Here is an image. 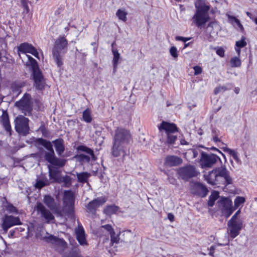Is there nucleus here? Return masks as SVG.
<instances>
[{"mask_svg":"<svg viewBox=\"0 0 257 257\" xmlns=\"http://www.w3.org/2000/svg\"><path fill=\"white\" fill-rule=\"evenodd\" d=\"M90 174L87 172H82L77 174L78 181L81 183H84L87 182Z\"/></svg>","mask_w":257,"mask_h":257,"instance_id":"c756f323","label":"nucleus"},{"mask_svg":"<svg viewBox=\"0 0 257 257\" xmlns=\"http://www.w3.org/2000/svg\"><path fill=\"white\" fill-rule=\"evenodd\" d=\"M255 23H256V24H257V18L255 19Z\"/></svg>","mask_w":257,"mask_h":257,"instance_id":"052dcab7","label":"nucleus"},{"mask_svg":"<svg viewBox=\"0 0 257 257\" xmlns=\"http://www.w3.org/2000/svg\"><path fill=\"white\" fill-rule=\"evenodd\" d=\"M29 119L19 115L15 119V128L20 134L26 136L29 133Z\"/></svg>","mask_w":257,"mask_h":257,"instance_id":"9d476101","label":"nucleus"},{"mask_svg":"<svg viewBox=\"0 0 257 257\" xmlns=\"http://www.w3.org/2000/svg\"><path fill=\"white\" fill-rule=\"evenodd\" d=\"M74 194L70 191H65L64 194V207L61 212L63 214H71L73 212L74 204Z\"/></svg>","mask_w":257,"mask_h":257,"instance_id":"6e6552de","label":"nucleus"},{"mask_svg":"<svg viewBox=\"0 0 257 257\" xmlns=\"http://www.w3.org/2000/svg\"><path fill=\"white\" fill-rule=\"evenodd\" d=\"M200 152L199 150L190 149L185 153V156L188 160L193 159L197 157Z\"/></svg>","mask_w":257,"mask_h":257,"instance_id":"a878e982","label":"nucleus"},{"mask_svg":"<svg viewBox=\"0 0 257 257\" xmlns=\"http://www.w3.org/2000/svg\"><path fill=\"white\" fill-rule=\"evenodd\" d=\"M75 231L76 238L79 243L82 245H87V243L85 238V232L82 226L80 224H78Z\"/></svg>","mask_w":257,"mask_h":257,"instance_id":"5701e85b","label":"nucleus"},{"mask_svg":"<svg viewBox=\"0 0 257 257\" xmlns=\"http://www.w3.org/2000/svg\"><path fill=\"white\" fill-rule=\"evenodd\" d=\"M230 66L231 67H239L241 66V62L237 57H233L230 60Z\"/></svg>","mask_w":257,"mask_h":257,"instance_id":"2f4dec72","label":"nucleus"},{"mask_svg":"<svg viewBox=\"0 0 257 257\" xmlns=\"http://www.w3.org/2000/svg\"><path fill=\"white\" fill-rule=\"evenodd\" d=\"M177 173L179 177L185 181H188L198 174L195 167L192 165H187L179 168L177 170Z\"/></svg>","mask_w":257,"mask_h":257,"instance_id":"f8f14e48","label":"nucleus"},{"mask_svg":"<svg viewBox=\"0 0 257 257\" xmlns=\"http://www.w3.org/2000/svg\"><path fill=\"white\" fill-rule=\"evenodd\" d=\"M159 129L160 132L167 137V143L172 144L176 140L177 136L174 134L177 132V128L174 124L163 121Z\"/></svg>","mask_w":257,"mask_h":257,"instance_id":"423d86ee","label":"nucleus"},{"mask_svg":"<svg viewBox=\"0 0 257 257\" xmlns=\"http://www.w3.org/2000/svg\"><path fill=\"white\" fill-rule=\"evenodd\" d=\"M6 209L7 211L10 212V213H18L17 208L15 206H14L12 204H8L6 206Z\"/></svg>","mask_w":257,"mask_h":257,"instance_id":"79ce46f5","label":"nucleus"},{"mask_svg":"<svg viewBox=\"0 0 257 257\" xmlns=\"http://www.w3.org/2000/svg\"><path fill=\"white\" fill-rule=\"evenodd\" d=\"M99 232L100 235L103 233L104 235H110L111 241L113 243H117L119 240V237L117 235H115L111 225L106 224L100 226L99 228Z\"/></svg>","mask_w":257,"mask_h":257,"instance_id":"a211bd4d","label":"nucleus"},{"mask_svg":"<svg viewBox=\"0 0 257 257\" xmlns=\"http://www.w3.org/2000/svg\"><path fill=\"white\" fill-rule=\"evenodd\" d=\"M41 238L48 243L52 244L53 247L59 252L64 251L67 247V243L63 239L58 238L53 235L48 234Z\"/></svg>","mask_w":257,"mask_h":257,"instance_id":"1a4fd4ad","label":"nucleus"},{"mask_svg":"<svg viewBox=\"0 0 257 257\" xmlns=\"http://www.w3.org/2000/svg\"><path fill=\"white\" fill-rule=\"evenodd\" d=\"M67 46V41L63 37L58 38L55 41L53 50V56L58 67H61L63 65L61 51L66 48Z\"/></svg>","mask_w":257,"mask_h":257,"instance_id":"0eeeda50","label":"nucleus"},{"mask_svg":"<svg viewBox=\"0 0 257 257\" xmlns=\"http://www.w3.org/2000/svg\"><path fill=\"white\" fill-rule=\"evenodd\" d=\"M226 16L230 23H231L232 25L235 24L237 26H238V27L240 29L241 31L243 30V26L241 24L238 19L234 16H231L228 13L226 14Z\"/></svg>","mask_w":257,"mask_h":257,"instance_id":"bb28decb","label":"nucleus"},{"mask_svg":"<svg viewBox=\"0 0 257 257\" xmlns=\"http://www.w3.org/2000/svg\"><path fill=\"white\" fill-rule=\"evenodd\" d=\"M217 203L218 207L226 217H228L235 210L232 206V201L229 198L221 197Z\"/></svg>","mask_w":257,"mask_h":257,"instance_id":"ddd939ff","label":"nucleus"},{"mask_svg":"<svg viewBox=\"0 0 257 257\" xmlns=\"http://www.w3.org/2000/svg\"><path fill=\"white\" fill-rule=\"evenodd\" d=\"M189 43L185 44L184 48H186L188 46H189Z\"/></svg>","mask_w":257,"mask_h":257,"instance_id":"bf43d9fd","label":"nucleus"},{"mask_svg":"<svg viewBox=\"0 0 257 257\" xmlns=\"http://www.w3.org/2000/svg\"><path fill=\"white\" fill-rule=\"evenodd\" d=\"M195 6L196 11L192 17V21L196 26L200 27L208 21V12L209 10V7L201 0L195 3Z\"/></svg>","mask_w":257,"mask_h":257,"instance_id":"20e7f679","label":"nucleus"},{"mask_svg":"<svg viewBox=\"0 0 257 257\" xmlns=\"http://www.w3.org/2000/svg\"><path fill=\"white\" fill-rule=\"evenodd\" d=\"M21 4L25 9V12L28 13L29 12V8L28 6V2L27 0H21Z\"/></svg>","mask_w":257,"mask_h":257,"instance_id":"a19ab883","label":"nucleus"},{"mask_svg":"<svg viewBox=\"0 0 257 257\" xmlns=\"http://www.w3.org/2000/svg\"><path fill=\"white\" fill-rule=\"evenodd\" d=\"M182 163V159L176 156H167L164 160V165L169 167L178 166Z\"/></svg>","mask_w":257,"mask_h":257,"instance_id":"4be33fe9","label":"nucleus"},{"mask_svg":"<svg viewBox=\"0 0 257 257\" xmlns=\"http://www.w3.org/2000/svg\"><path fill=\"white\" fill-rule=\"evenodd\" d=\"M246 15H247V16L248 17H249L250 18H251L252 15H251V13H250L249 12H247L246 13Z\"/></svg>","mask_w":257,"mask_h":257,"instance_id":"6e6d98bb","label":"nucleus"},{"mask_svg":"<svg viewBox=\"0 0 257 257\" xmlns=\"http://www.w3.org/2000/svg\"><path fill=\"white\" fill-rule=\"evenodd\" d=\"M62 182L64 183L65 187H68L71 184V179L69 176H66L62 178Z\"/></svg>","mask_w":257,"mask_h":257,"instance_id":"c03bdc74","label":"nucleus"},{"mask_svg":"<svg viewBox=\"0 0 257 257\" xmlns=\"http://www.w3.org/2000/svg\"><path fill=\"white\" fill-rule=\"evenodd\" d=\"M112 52L113 54V62L114 71H115L117 68V65L118 64V61L119 59L120 54L116 49H114L113 48H112Z\"/></svg>","mask_w":257,"mask_h":257,"instance_id":"c85d7f7f","label":"nucleus"},{"mask_svg":"<svg viewBox=\"0 0 257 257\" xmlns=\"http://www.w3.org/2000/svg\"><path fill=\"white\" fill-rule=\"evenodd\" d=\"M235 50L237 52L238 55L239 56L240 54V48L237 47V48H235Z\"/></svg>","mask_w":257,"mask_h":257,"instance_id":"5fc2aeb1","label":"nucleus"},{"mask_svg":"<svg viewBox=\"0 0 257 257\" xmlns=\"http://www.w3.org/2000/svg\"><path fill=\"white\" fill-rule=\"evenodd\" d=\"M246 45V42L245 41V38L242 37L241 39L239 41H236L235 43V46L236 47L242 48Z\"/></svg>","mask_w":257,"mask_h":257,"instance_id":"4c0bfd02","label":"nucleus"},{"mask_svg":"<svg viewBox=\"0 0 257 257\" xmlns=\"http://www.w3.org/2000/svg\"><path fill=\"white\" fill-rule=\"evenodd\" d=\"M219 197V194L217 192H213L209 197V199L208 202L209 206L212 207L214 204V202Z\"/></svg>","mask_w":257,"mask_h":257,"instance_id":"7c9ffc66","label":"nucleus"},{"mask_svg":"<svg viewBox=\"0 0 257 257\" xmlns=\"http://www.w3.org/2000/svg\"><path fill=\"white\" fill-rule=\"evenodd\" d=\"M22 223L19 217L12 215H5L3 218L2 227L4 231L7 232L10 227L14 225H20Z\"/></svg>","mask_w":257,"mask_h":257,"instance_id":"2eb2a0df","label":"nucleus"},{"mask_svg":"<svg viewBox=\"0 0 257 257\" xmlns=\"http://www.w3.org/2000/svg\"><path fill=\"white\" fill-rule=\"evenodd\" d=\"M245 202V198L243 197L237 196L234 200V207L235 209L240 206Z\"/></svg>","mask_w":257,"mask_h":257,"instance_id":"f704fd0d","label":"nucleus"},{"mask_svg":"<svg viewBox=\"0 0 257 257\" xmlns=\"http://www.w3.org/2000/svg\"><path fill=\"white\" fill-rule=\"evenodd\" d=\"M43 202L51 210L55 211L60 215H62L61 211L57 208L54 199L52 196L45 195L43 198Z\"/></svg>","mask_w":257,"mask_h":257,"instance_id":"412c9836","label":"nucleus"},{"mask_svg":"<svg viewBox=\"0 0 257 257\" xmlns=\"http://www.w3.org/2000/svg\"><path fill=\"white\" fill-rule=\"evenodd\" d=\"M168 218L172 222L174 220V216L172 213H169L168 214Z\"/></svg>","mask_w":257,"mask_h":257,"instance_id":"864d4df0","label":"nucleus"},{"mask_svg":"<svg viewBox=\"0 0 257 257\" xmlns=\"http://www.w3.org/2000/svg\"><path fill=\"white\" fill-rule=\"evenodd\" d=\"M215 247L214 246H211L209 252V254L212 256H214V252Z\"/></svg>","mask_w":257,"mask_h":257,"instance_id":"603ef678","label":"nucleus"},{"mask_svg":"<svg viewBox=\"0 0 257 257\" xmlns=\"http://www.w3.org/2000/svg\"><path fill=\"white\" fill-rule=\"evenodd\" d=\"M37 210L41 217H43L47 223L54 220V216L51 211L41 202H38L36 205Z\"/></svg>","mask_w":257,"mask_h":257,"instance_id":"f3484780","label":"nucleus"},{"mask_svg":"<svg viewBox=\"0 0 257 257\" xmlns=\"http://www.w3.org/2000/svg\"><path fill=\"white\" fill-rule=\"evenodd\" d=\"M191 192L194 194L204 197L206 195L208 190L206 187L202 184L195 182L191 185Z\"/></svg>","mask_w":257,"mask_h":257,"instance_id":"aec40b11","label":"nucleus"},{"mask_svg":"<svg viewBox=\"0 0 257 257\" xmlns=\"http://www.w3.org/2000/svg\"><path fill=\"white\" fill-rule=\"evenodd\" d=\"M243 226L242 220H229L227 222V233L231 238H234L239 233Z\"/></svg>","mask_w":257,"mask_h":257,"instance_id":"9b49d317","label":"nucleus"},{"mask_svg":"<svg viewBox=\"0 0 257 257\" xmlns=\"http://www.w3.org/2000/svg\"><path fill=\"white\" fill-rule=\"evenodd\" d=\"M37 142L44 146L48 150V152H46L45 153V159L47 162L59 167H62L65 165L66 161L57 158L55 156L52 144L50 141L43 139H38Z\"/></svg>","mask_w":257,"mask_h":257,"instance_id":"39448f33","label":"nucleus"},{"mask_svg":"<svg viewBox=\"0 0 257 257\" xmlns=\"http://www.w3.org/2000/svg\"><path fill=\"white\" fill-rule=\"evenodd\" d=\"M216 52L219 56L223 57L224 55V50L221 47H219L216 49Z\"/></svg>","mask_w":257,"mask_h":257,"instance_id":"09e8293b","label":"nucleus"},{"mask_svg":"<svg viewBox=\"0 0 257 257\" xmlns=\"http://www.w3.org/2000/svg\"><path fill=\"white\" fill-rule=\"evenodd\" d=\"M226 90L225 86H219L216 87L214 90V93L217 94L220 92H224Z\"/></svg>","mask_w":257,"mask_h":257,"instance_id":"a18cd8bd","label":"nucleus"},{"mask_svg":"<svg viewBox=\"0 0 257 257\" xmlns=\"http://www.w3.org/2000/svg\"><path fill=\"white\" fill-rule=\"evenodd\" d=\"M58 154L61 156L65 150L64 142L62 139H57L53 142Z\"/></svg>","mask_w":257,"mask_h":257,"instance_id":"393cba45","label":"nucleus"},{"mask_svg":"<svg viewBox=\"0 0 257 257\" xmlns=\"http://www.w3.org/2000/svg\"><path fill=\"white\" fill-rule=\"evenodd\" d=\"M222 156H223V157L225 158V156L224 154H222Z\"/></svg>","mask_w":257,"mask_h":257,"instance_id":"e2e57ef3","label":"nucleus"},{"mask_svg":"<svg viewBox=\"0 0 257 257\" xmlns=\"http://www.w3.org/2000/svg\"><path fill=\"white\" fill-rule=\"evenodd\" d=\"M213 140H214L215 142H218V141H219V139H218V138L217 137H214L213 138Z\"/></svg>","mask_w":257,"mask_h":257,"instance_id":"4d7b16f0","label":"nucleus"},{"mask_svg":"<svg viewBox=\"0 0 257 257\" xmlns=\"http://www.w3.org/2000/svg\"><path fill=\"white\" fill-rule=\"evenodd\" d=\"M225 151L227 152L228 154H229L230 155L232 156L233 159L237 162H240V161L238 157L237 153L234 151L233 150H232L228 148H226L225 150Z\"/></svg>","mask_w":257,"mask_h":257,"instance_id":"e433bc0d","label":"nucleus"},{"mask_svg":"<svg viewBox=\"0 0 257 257\" xmlns=\"http://www.w3.org/2000/svg\"><path fill=\"white\" fill-rule=\"evenodd\" d=\"M171 55L174 58H177L178 56V51L177 49L175 46H172L170 48L169 50Z\"/></svg>","mask_w":257,"mask_h":257,"instance_id":"58836bf2","label":"nucleus"},{"mask_svg":"<svg viewBox=\"0 0 257 257\" xmlns=\"http://www.w3.org/2000/svg\"><path fill=\"white\" fill-rule=\"evenodd\" d=\"M48 168H49V173L50 176L52 178L55 179L56 177V175H57V171L55 170H53L52 169V167L50 165L48 166Z\"/></svg>","mask_w":257,"mask_h":257,"instance_id":"37998d69","label":"nucleus"},{"mask_svg":"<svg viewBox=\"0 0 257 257\" xmlns=\"http://www.w3.org/2000/svg\"><path fill=\"white\" fill-rule=\"evenodd\" d=\"M126 13L122 10H118L116 13V16L121 20L125 21L126 20Z\"/></svg>","mask_w":257,"mask_h":257,"instance_id":"c9c22d12","label":"nucleus"},{"mask_svg":"<svg viewBox=\"0 0 257 257\" xmlns=\"http://www.w3.org/2000/svg\"><path fill=\"white\" fill-rule=\"evenodd\" d=\"M16 105L21 109L25 115H29L32 110L31 96L26 94L23 98L19 102H16Z\"/></svg>","mask_w":257,"mask_h":257,"instance_id":"dca6fc26","label":"nucleus"},{"mask_svg":"<svg viewBox=\"0 0 257 257\" xmlns=\"http://www.w3.org/2000/svg\"><path fill=\"white\" fill-rule=\"evenodd\" d=\"M193 69L194 70V75H195L201 74L202 71V68L199 66L193 67Z\"/></svg>","mask_w":257,"mask_h":257,"instance_id":"de8ad7c7","label":"nucleus"},{"mask_svg":"<svg viewBox=\"0 0 257 257\" xmlns=\"http://www.w3.org/2000/svg\"><path fill=\"white\" fill-rule=\"evenodd\" d=\"M164 139L163 137H162V138L160 139V140H162V141H164Z\"/></svg>","mask_w":257,"mask_h":257,"instance_id":"680f3d73","label":"nucleus"},{"mask_svg":"<svg viewBox=\"0 0 257 257\" xmlns=\"http://www.w3.org/2000/svg\"><path fill=\"white\" fill-rule=\"evenodd\" d=\"M18 50L23 54L22 56L19 54V56L22 61L26 63L27 66H31L32 69L33 79L35 82L34 85L36 88L40 90L44 89L45 86V81L41 72L38 68L37 61L31 56L26 54L27 53H31L39 59V53L37 49L31 44L24 43L18 47Z\"/></svg>","mask_w":257,"mask_h":257,"instance_id":"f257e3e1","label":"nucleus"},{"mask_svg":"<svg viewBox=\"0 0 257 257\" xmlns=\"http://www.w3.org/2000/svg\"><path fill=\"white\" fill-rule=\"evenodd\" d=\"M240 210H238L231 217V220H242L239 216Z\"/></svg>","mask_w":257,"mask_h":257,"instance_id":"49530a36","label":"nucleus"},{"mask_svg":"<svg viewBox=\"0 0 257 257\" xmlns=\"http://www.w3.org/2000/svg\"><path fill=\"white\" fill-rule=\"evenodd\" d=\"M106 201V198L105 197H98L95 199L90 201L86 207L87 211L90 212H95L96 209L104 204Z\"/></svg>","mask_w":257,"mask_h":257,"instance_id":"6ab92c4d","label":"nucleus"},{"mask_svg":"<svg viewBox=\"0 0 257 257\" xmlns=\"http://www.w3.org/2000/svg\"><path fill=\"white\" fill-rule=\"evenodd\" d=\"M77 157L79 161L83 162H88L90 160L89 156L84 154H80Z\"/></svg>","mask_w":257,"mask_h":257,"instance_id":"ea45409f","label":"nucleus"},{"mask_svg":"<svg viewBox=\"0 0 257 257\" xmlns=\"http://www.w3.org/2000/svg\"><path fill=\"white\" fill-rule=\"evenodd\" d=\"M191 39V38H185V37H181V36H177V37H176V40H177V41H183L184 42H186L187 41L190 40Z\"/></svg>","mask_w":257,"mask_h":257,"instance_id":"8fccbe9b","label":"nucleus"},{"mask_svg":"<svg viewBox=\"0 0 257 257\" xmlns=\"http://www.w3.org/2000/svg\"><path fill=\"white\" fill-rule=\"evenodd\" d=\"M219 158L215 155L206 154L201 152L200 163L202 168H210L214 165Z\"/></svg>","mask_w":257,"mask_h":257,"instance_id":"4468645a","label":"nucleus"},{"mask_svg":"<svg viewBox=\"0 0 257 257\" xmlns=\"http://www.w3.org/2000/svg\"><path fill=\"white\" fill-rule=\"evenodd\" d=\"M204 178L208 183L218 187L220 185H226L232 182L229 172L225 167L222 166L215 168L209 172L207 174L204 175Z\"/></svg>","mask_w":257,"mask_h":257,"instance_id":"f03ea898","label":"nucleus"},{"mask_svg":"<svg viewBox=\"0 0 257 257\" xmlns=\"http://www.w3.org/2000/svg\"><path fill=\"white\" fill-rule=\"evenodd\" d=\"M118 210V207L115 205H110L107 206L106 208L104 209V212L108 215H111L113 214H114Z\"/></svg>","mask_w":257,"mask_h":257,"instance_id":"cd10ccee","label":"nucleus"},{"mask_svg":"<svg viewBox=\"0 0 257 257\" xmlns=\"http://www.w3.org/2000/svg\"><path fill=\"white\" fill-rule=\"evenodd\" d=\"M131 141V135L126 130L117 128L113 139V145L112 148V154L114 157L119 156L121 152H124L125 146Z\"/></svg>","mask_w":257,"mask_h":257,"instance_id":"7ed1b4c3","label":"nucleus"},{"mask_svg":"<svg viewBox=\"0 0 257 257\" xmlns=\"http://www.w3.org/2000/svg\"><path fill=\"white\" fill-rule=\"evenodd\" d=\"M45 185V183L42 181H38L37 182L36 184V187L38 188H41L43 186Z\"/></svg>","mask_w":257,"mask_h":257,"instance_id":"3c124183","label":"nucleus"},{"mask_svg":"<svg viewBox=\"0 0 257 257\" xmlns=\"http://www.w3.org/2000/svg\"><path fill=\"white\" fill-rule=\"evenodd\" d=\"M78 150L82 152H86L87 154L90 155L93 159L95 160L93 151L91 149L84 146H80L78 147Z\"/></svg>","mask_w":257,"mask_h":257,"instance_id":"473e14b6","label":"nucleus"},{"mask_svg":"<svg viewBox=\"0 0 257 257\" xmlns=\"http://www.w3.org/2000/svg\"><path fill=\"white\" fill-rule=\"evenodd\" d=\"M1 120L5 130L7 132L9 133V135H11V126L10 123L8 114L6 111H3L1 118Z\"/></svg>","mask_w":257,"mask_h":257,"instance_id":"b1692460","label":"nucleus"},{"mask_svg":"<svg viewBox=\"0 0 257 257\" xmlns=\"http://www.w3.org/2000/svg\"><path fill=\"white\" fill-rule=\"evenodd\" d=\"M83 119L87 122H90L92 120L91 113L90 110L86 109L83 112Z\"/></svg>","mask_w":257,"mask_h":257,"instance_id":"72a5a7b5","label":"nucleus"},{"mask_svg":"<svg viewBox=\"0 0 257 257\" xmlns=\"http://www.w3.org/2000/svg\"><path fill=\"white\" fill-rule=\"evenodd\" d=\"M235 92L236 93H238V92H239V89H237V88H235Z\"/></svg>","mask_w":257,"mask_h":257,"instance_id":"13d9d810","label":"nucleus"}]
</instances>
